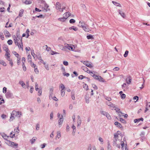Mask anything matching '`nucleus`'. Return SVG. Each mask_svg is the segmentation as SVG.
I'll return each mask as SVG.
<instances>
[{"mask_svg": "<svg viewBox=\"0 0 150 150\" xmlns=\"http://www.w3.org/2000/svg\"><path fill=\"white\" fill-rule=\"evenodd\" d=\"M22 115V113L21 112L19 111H16V110H13L11 113V116L10 117V118L9 120L10 121H11L13 120V119H12V117L14 118L15 117L18 116L19 117Z\"/></svg>", "mask_w": 150, "mask_h": 150, "instance_id": "obj_1", "label": "nucleus"}, {"mask_svg": "<svg viewBox=\"0 0 150 150\" xmlns=\"http://www.w3.org/2000/svg\"><path fill=\"white\" fill-rule=\"evenodd\" d=\"M56 8L57 10H59L60 12H62L63 10L65 9V7H63L61 8V4L59 2L56 3Z\"/></svg>", "mask_w": 150, "mask_h": 150, "instance_id": "obj_2", "label": "nucleus"}, {"mask_svg": "<svg viewBox=\"0 0 150 150\" xmlns=\"http://www.w3.org/2000/svg\"><path fill=\"white\" fill-rule=\"evenodd\" d=\"M100 113L102 115L106 116L108 119H111V117L110 114L108 112L103 111H101Z\"/></svg>", "mask_w": 150, "mask_h": 150, "instance_id": "obj_3", "label": "nucleus"}, {"mask_svg": "<svg viewBox=\"0 0 150 150\" xmlns=\"http://www.w3.org/2000/svg\"><path fill=\"white\" fill-rule=\"evenodd\" d=\"M106 104L107 105L110 107V108L112 110H113L115 108V105L109 101H106Z\"/></svg>", "mask_w": 150, "mask_h": 150, "instance_id": "obj_4", "label": "nucleus"}, {"mask_svg": "<svg viewBox=\"0 0 150 150\" xmlns=\"http://www.w3.org/2000/svg\"><path fill=\"white\" fill-rule=\"evenodd\" d=\"M83 29L86 32H88L91 30V29L89 28V26L86 24L84 26L83 28Z\"/></svg>", "mask_w": 150, "mask_h": 150, "instance_id": "obj_5", "label": "nucleus"}, {"mask_svg": "<svg viewBox=\"0 0 150 150\" xmlns=\"http://www.w3.org/2000/svg\"><path fill=\"white\" fill-rule=\"evenodd\" d=\"M65 47L69 50H73L74 46L73 45H69L67 44H64Z\"/></svg>", "mask_w": 150, "mask_h": 150, "instance_id": "obj_6", "label": "nucleus"}, {"mask_svg": "<svg viewBox=\"0 0 150 150\" xmlns=\"http://www.w3.org/2000/svg\"><path fill=\"white\" fill-rule=\"evenodd\" d=\"M83 63L86 66L89 68H91L93 67V66L90 63V62L87 61H84L83 62Z\"/></svg>", "mask_w": 150, "mask_h": 150, "instance_id": "obj_7", "label": "nucleus"}, {"mask_svg": "<svg viewBox=\"0 0 150 150\" xmlns=\"http://www.w3.org/2000/svg\"><path fill=\"white\" fill-rule=\"evenodd\" d=\"M13 96V94L10 92H8L6 94V96L7 98H11Z\"/></svg>", "mask_w": 150, "mask_h": 150, "instance_id": "obj_8", "label": "nucleus"}, {"mask_svg": "<svg viewBox=\"0 0 150 150\" xmlns=\"http://www.w3.org/2000/svg\"><path fill=\"white\" fill-rule=\"evenodd\" d=\"M8 143L9 144V145L10 146H17L18 145V144L16 143H15L14 142L11 141H9L8 142Z\"/></svg>", "mask_w": 150, "mask_h": 150, "instance_id": "obj_9", "label": "nucleus"}, {"mask_svg": "<svg viewBox=\"0 0 150 150\" xmlns=\"http://www.w3.org/2000/svg\"><path fill=\"white\" fill-rule=\"evenodd\" d=\"M87 24H86L84 22L79 21L78 26L82 28Z\"/></svg>", "mask_w": 150, "mask_h": 150, "instance_id": "obj_10", "label": "nucleus"}, {"mask_svg": "<svg viewBox=\"0 0 150 150\" xmlns=\"http://www.w3.org/2000/svg\"><path fill=\"white\" fill-rule=\"evenodd\" d=\"M148 110L150 111V102L146 103L145 112H146Z\"/></svg>", "mask_w": 150, "mask_h": 150, "instance_id": "obj_11", "label": "nucleus"}, {"mask_svg": "<svg viewBox=\"0 0 150 150\" xmlns=\"http://www.w3.org/2000/svg\"><path fill=\"white\" fill-rule=\"evenodd\" d=\"M84 98L86 103H88L90 102V97H89L88 95H85Z\"/></svg>", "mask_w": 150, "mask_h": 150, "instance_id": "obj_12", "label": "nucleus"}, {"mask_svg": "<svg viewBox=\"0 0 150 150\" xmlns=\"http://www.w3.org/2000/svg\"><path fill=\"white\" fill-rule=\"evenodd\" d=\"M53 89L51 88L50 89L49 92V98L50 99H51V98H52V95L53 94Z\"/></svg>", "mask_w": 150, "mask_h": 150, "instance_id": "obj_13", "label": "nucleus"}, {"mask_svg": "<svg viewBox=\"0 0 150 150\" xmlns=\"http://www.w3.org/2000/svg\"><path fill=\"white\" fill-rule=\"evenodd\" d=\"M4 33L6 37H9L11 36V35L9 32L6 30H4Z\"/></svg>", "mask_w": 150, "mask_h": 150, "instance_id": "obj_14", "label": "nucleus"}, {"mask_svg": "<svg viewBox=\"0 0 150 150\" xmlns=\"http://www.w3.org/2000/svg\"><path fill=\"white\" fill-rule=\"evenodd\" d=\"M63 122V117L62 116V117H61L59 119V120L58 121V124L59 125V127H60L61 126L60 125H61Z\"/></svg>", "mask_w": 150, "mask_h": 150, "instance_id": "obj_15", "label": "nucleus"}, {"mask_svg": "<svg viewBox=\"0 0 150 150\" xmlns=\"http://www.w3.org/2000/svg\"><path fill=\"white\" fill-rule=\"evenodd\" d=\"M68 17V16H64L63 18H60L58 19V20L64 22Z\"/></svg>", "mask_w": 150, "mask_h": 150, "instance_id": "obj_16", "label": "nucleus"}, {"mask_svg": "<svg viewBox=\"0 0 150 150\" xmlns=\"http://www.w3.org/2000/svg\"><path fill=\"white\" fill-rule=\"evenodd\" d=\"M118 12L119 14L123 18H125V16L124 13L121 10H118Z\"/></svg>", "mask_w": 150, "mask_h": 150, "instance_id": "obj_17", "label": "nucleus"}, {"mask_svg": "<svg viewBox=\"0 0 150 150\" xmlns=\"http://www.w3.org/2000/svg\"><path fill=\"white\" fill-rule=\"evenodd\" d=\"M13 37L14 39H16L17 40H20V34L19 33H17L16 34V36H13Z\"/></svg>", "mask_w": 150, "mask_h": 150, "instance_id": "obj_18", "label": "nucleus"}, {"mask_svg": "<svg viewBox=\"0 0 150 150\" xmlns=\"http://www.w3.org/2000/svg\"><path fill=\"white\" fill-rule=\"evenodd\" d=\"M19 83L21 85L23 88H25V84L23 81H20L19 82Z\"/></svg>", "mask_w": 150, "mask_h": 150, "instance_id": "obj_19", "label": "nucleus"}, {"mask_svg": "<svg viewBox=\"0 0 150 150\" xmlns=\"http://www.w3.org/2000/svg\"><path fill=\"white\" fill-rule=\"evenodd\" d=\"M144 119L143 118L141 117L139 119H135L134 120V123H137L139 122L140 121H143Z\"/></svg>", "mask_w": 150, "mask_h": 150, "instance_id": "obj_20", "label": "nucleus"}, {"mask_svg": "<svg viewBox=\"0 0 150 150\" xmlns=\"http://www.w3.org/2000/svg\"><path fill=\"white\" fill-rule=\"evenodd\" d=\"M115 125L117 127L121 128L122 127V125L120 123H119L117 122H116L115 123Z\"/></svg>", "mask_w": 150, "mask_h": 150, "instance_id": "obj_21", "label": "nucleus"}, {"mask_svg": "<svg viewBox=\"0 0 150 150\" xmlns=\"http://www.w3.org/2000/svg\"><path fill=\"white\" fill-rule=\"evenodd\" d=\"M23 2L26 4H31L32 3L31 1L29 0H23Z\"/></svg>", "mask_w": 150, "mask_h": 150, "instance_id": "obj_22", "label": "nucleus"}, {"mask_svg": "<svg viewBox=\"0 0 150 150\" xmlns=\"http://www.w3.org/2000/svg\"><path fill=\"white\" fill-rule=\"evenodd\" d=\"M21 44L19 43H17V44L16 45L18 46V47L20 49L21 48H22V50H23V47H22V46L23 47V45H22V40H21Z\"/></svg>", "mask_w": 150, "mask_h": 150, "instance_id": "obj_23", "label": "nucleus"}, {"mask_svg": "<svg viewBox=\"0 0 150 150\" xmlns=\"http://www.w3.org/2000/svg\"><path fill=\"white\" fill-rule=\"evenodd\" d=\"M112 3L116 6L121 7V5L118 3L115 2L113 1H112Z\"/></svg>", "mask_w": 150, "mask_h": 150, "instance_id": "obj_24", "label": "nucleus"}, {"mask_svg": "<svg viewBox=\"0 0 150 150\" xmlns=\"http://www.w3.org/2000/svg\"><path fill=\"white\" fill-rule=\"evenodd\" d=\"M69 29L70 30L73 29L75 31H76L78 30V28H77L76 27L74 26H73L71 27H69Z\"/></svg>", "mask_w": 150, "mask_h": 150, "instance_id": "obj_25", "label": "nucleus"}, {"mask_svg": "<svg viewBox=\"0 0 150 150\" xmlns=\"http://www.w3.org/2000/svg\"><path fill=\"white\" fill-rule=\"evenodd\" d=\"M36 139V138L35 137H33L32 138V139L30 140V141L31 142V144H33L35 141Z\"/></svg>", "mask_w": 150, "mask_h": 150, "instance_id": "obj_26", "label": "nucleus"}, {"mask_svg": "<svg viewBox=\"0 0 150 150\" xmlns=\"http://www.w3.org/2000/svg\"><path fill=\"white\" fill-rule=\"evenodd\" d=\"M0 64H2V65L6 66V63L3 60H0Z\"/></svg>", "mask_w": 150, "mask_h": 150, "instance_id": "obj_27", "label": "nucleus"}, {"mask_svg": "<svg viewBox=\"0 0 150 150\" xmlns=\"http://www.w3.org/2000/svg\"><path fill=\"white\" fill-rule=\"evenodd\" d=\"M61 136V132L60 131H58L57 132V135L56 137V139L58 138V139Z\"/></svg>", "mask_w": 150, "mask_h": 150, "instance_id": "obj_28", "label": "nucleus"}, {"mask_svg": "<svg viewBox=\"0 0 150 150\" xmlns=\"http://www.w3.org/2000/svg\"><path fill=\"white\" fill-rule=\"evenodd\" d=\"M74 94V92L72 91L71 92V97L72 99L74 100L75 99Z\"/></svg>", "mask_w": 150, "mask_h": 150, "instance_id": "obj_29", "label": "nucleus"}, {"mask_svg": "<svg viewBox=\"0 0 150 150\" xmlns=\"http://www.w3.org/2000/svg\"><path fill=\"white\" fill-rule=\"evenodd\" d=\"M131 79L130 77L127 78L126 79L127 83L128 84H129L131 82Z\"/></svg>", "mask_w": 150, "mask_h": 150, "instance_id": "obj_30", "label": "nucleus"}, {"mask_svg": "<svg viewBox=\"0 0 150 150\" xmlns=\"http://www.w3.org/2000/svg\"><path fill=\"white\" fill-rule=\"evenodd\" d=\"M65 89H61V95L62 96H64L65 93Z\"/></svg>", "mask_w": 150, "mask_h": 150, "instance_id": "obj_31", "label": "nucleus"}, {"mask_svg": "<svg viewBox=\"0 0 150 150\" xmlns=\"http://www.w3.org/2000/svg\"><path fill=\"white\" fill-rule=\"evenodd\" d=\"M97 80H98L102 82H104V81L103 78L100 76H98Z\"/></svg>", "mask_w": 150, "mask_h": 150, "instance_id": "obj_32", "label": "nucleus"}, {"mask_svg": "<svg viewBox=\"0 0 150 150\" xmlns=\"http://www.w3.org/2000/svg\"><path fill=\"white\" fill-rule=\"evenodd\" d=\"M37 58L40 60L41 62H42L44 65L45 64V62L42 59L41 57H37Z\"/></svg>", "mask_w": 150, "mask_h": 150, "instance_id": "obj_33", "label": "nucleus"}, {"mask_svg": "<svg viewBox=\"0 0 150 150\" xmlns=\"http://www.w3.org/2000/svg\"><path fill=\"white\" fill-rule=\"evenodd\" d=\"M24 10L23 9L21 10L19 13V16L20 17H22L23 16Z\"/></svg>", "mask_w": 150, "mask_h": 150, "instance_id": "obj_34", "label": "nucleus"}, {"mask_svg": "<svg viewBox=\"0 0 150 150\" xmlns=\"http://www.w3.org/2000/svg\"><path fill=\"white\" fill-rule=\"evenodd\" d=\"M31 54L32 55V56L35 59V56L37 57V58L38 56H37L35 54L34 52V51L33 50L31 52Z\"/></svg>", "mask_w": 150, "mask_h": 150, "instance_id": "obj_35", "label": "nucleus"}, {"mask_svg": "<svg viewBox=\"0 0 150 150\" xmlns=\"http://www.w3.org/2000/svg\"><path fill=\"white\" fill-rule=\"evenodd\" d=\"M59 88H61V89L62 90L65 89V87L64 84L62 83L59 86Z\"/></svg>", "mask_w": 150, "mask_h": 150, "instance_id": "obj_36", "label": "nucleus"}, {"mask_svg": "<svg viewBox=\"0 0 150 150\" xmlns=\"http://www.w3.org/2000/svg\"><path fill=\"white\" fill-rule=\"evenodd\" d=\"M0 38L2 40H3L4 39V35L1 32H0Z\"/></svg>", "mask_w": 150, "mask_h": 150, "instance_id": "obj_37", "label": "nucleus"}, {"mask_svg": "<svg viewBox=\"0 0 150 150\" xmlns=\"http://www.w3.org/2000/svg\"><path fill=\"white\" fill-rule=\"evenodd\" d=\"M28 61L29 62H31V56L29 54L28 56Z\"/></svg>", "mask_w": 150, "mask_h": 150, "instance_id": "obj_38", "label": "nucleus"}, {"mask_svg": "<svg viewBox=\"0 0 150 150\" xmlns=\"http://www.w3.org/2000/svg\"><path fill=\"white\" fill-rule=\"evenodd\" d=\"M82 69L85 71H86L88 73V71H89V70L86 67H83L82 68Z\"/></svg>", "mask_w": 150, "mask_h": 150, "instance_id": "obj_39", "label": "nucleus"}, {"mask_svg": "<svg viewBox=\"0 0 150 150\" xmlns=\"http://www.w3.org/2000/svg\"><path fill=\"white\" fill-rule=\"evenodd\" d=\"M119 120H120V122L122 123H125L126 122L125 120L123 118H120L119 119Z\"/></svg>", "mask_w": 150, "mask_h": 150, "instance_id": "obj_40", "label": "nucleus"}, {"mask_svg": "<svg viewBox=\"0 0 150 150\" xmlns=\"http://www.w3.org/2000/svg\"><path fill=\"white\" fill-rule=\"evenodd\" d=\"M118 134L116 133L114 135V138L116 141H117V139H118Z\"/></svg>", "mask_w": 150, "mask_h": 150, "instance_id": "obj_41", "label": "nucleus"}, {"mask_svg": "<svg viewBox=\"0 0 150 150\" xmlns=\"http://www.w3.org/2000/svg\"><path fill=\"white\" fill-rule=\"evenodd\" d=\"M113 110H116V111L117 113H121V112L120 111V109H119L118 108H116L115 106V108H114V109Z\"/></svg>", "mask_w": 150, "mask_h": 150, "instance_id": "obj_42", "label": "nucleus"}, {"mask_svg": "<svg viewBox=\"0 0 150 150\" xmlns=\"http://www.w3.org/2000/svg\"><path fill=\"white\" fill-rule=\"evenodd\" d=\"M70 15H71V13L69 12H67L64 13V16H65H65H68V17H69V16H70Z\"/></svg>", "mask_w": 150, "mask_h": 150, "instance_id": "obj_43", "label": "nucleus"}, {"mask_svg": "<svg viewBox=\"0 0 150 150\" xmlns=\"http://www.w3.org/2000/svg\"><path fill=\"white\" fill-rule=\"evenodd\" d=\"M129 52L127 50H126L125 51L124 54V57H126L128 55V54Z\"/></svg>", "mask_w": 150, "mask_h": 150, "instance_id": "obj_44", "label": "nucleus"}, {"mask_svg": "<svg viewBox=\"0 0 150 150\" xmlns=\"http://www.w3.org/2000/svg\"><path fill=\"white\" fill-rule=\"evenodd\" d=\"M86 78V76H83V75H81L79 76V79L82 80L83 79H84Z\"/></svg>", "mask_w": 150, "mask_h": 150, "instance_id": "obj_45", "label": "nucleus"}, {"mask_svg": "<svg viewBox=\"0 0 150 150\" xmlns=\"http://www.w3.org/2000/svg\"><path fill=\"white\" fill-rule=\"evenodd\" d=\"M21 62L20 57L17 58V64L18 65H19Z\"/></svg>", "mask_w": 150, "mask_h": 150, "instance_id": "obj_46", "label": "nucleus"}, {"mask_svg": "<svg viewBox=\"0 0 150 150\" xmlns=\"http://www.w3.org/2000/svg\"><path fill=\"white\" fill-rule=\"evenodd\" d=\"M13 53L15 55L16 57L17 58L19 57V54L15 51H13Z\"/></svg>", "mask_w": 150, "mask_h": 150, "instance_id": "obj_47", "label": "nucleus"}, {"mask_svg": "<svg viewBox=\"0 0 150 150\" xmlns=\"http://www.w3.org/2000/svg\"><path fill=\"white\" fill-rule=\"evenodd\" d=\"M81 122V120H77V127L80 126Z\"/></svg>", "mask_w": 150, "mask_h": 150, "instance_id": "obj_48", "label": "nucleus"}, {"mask_svg": "<svg viewBox=\"0 0 150 150\" xmlns=\"http://www.w3.org/2000/svg\"><path fill=\"white\" fill-rule=\"evenodd\" d=\"M13 43L12 41L11 40H8L7 41V43L9 45H11Z\"/></svg>", "mask_w": 150, "mask_h": 150, "instance_id": "obj_49", "label": "nucleus"}, {"mask_svg": "<svg viewBox=\"0 0 150 150\" xmlns=\"http://www.w3.org/2000/svg\"><path fill=\"white\" fill-rule=\"evenodd\" d=\"M75 22V20L73 19H71L69 21V22L71 23H73Z\"/></svg>", "mask_w": 150, "mask_h": 150, "instance_id": "obj_50", "label": "nucleus"}, {"mask_svg": "<svg viewBox=\"0 0 150 150\" xmlns=\"http://www.w3.org/2000/svg\"><path fill=\"white\" fill-rule=\"evenodd\" d=\"M9 51L6 52V54H5V56H6L7 57L10 56V54L9 53Z\"/></svg>", "mask_w": 150, "mask_h": 150, "instance_id": "obj_51", "label": "nucleus"}, {"mask_svg": "<svg viewBox=\"0 0 150 150\" xmlns=\"http://www.w3.org/2000/svg\"><path fill=\"white\" fill-rule=\"evenodd\" d=\"M30 64L31 66L33 68H35L37 66L35 64H34L32 62H30Z\"/></svg>", "mask_w": 150, "mask_h": 150, "instance_id": "obj_52", "label": "nucleus"}, {"mask_svg": "<svg viewBox=\"0 0 150 150\" xmlns=\"http://www.w3.org/2000/svg\"><path fill=\"white\" fill-rule=\"evenodd\" d=\"M105 98L106 100H108V101H110L111 100V98L110 97L106 96L105 97Z\"/></svg>", "mask_w": 150, "mask_h": 150, "instance_id": "obj_53", "label": "nucleus"}, {"mask_svg": "<svg viewBox=\"0 0 150 150\" xmlns=\"http://www.w3.org/2000/svg\"><path fill=\"white\" fill-rule=\"evenodd\" d=\"M87 38L88 39H90L93 38V36L91 35H89L87 36Z\"/></svg>", "mask_w": 150, "mask_h": 150, "instance_id": "obj_54", "label": "nucleus"}, {"mask_svg": "<svg viewBox=\"0 0 150 150\" xmlns=\"http://www.w3.org/2000/svg\"><path fill=\"white\" fill-rule=\"evenodd\" d=\"M34 68V71H35V72L36 74H38V72H39V71H38V69L37 67L36 66Z\"/></svg>", "mask_w": 150, "mask_h": 150, "instance_id": "obj_55", "label": "nucleus"}, {"mask_svg": "<svg viewBox=\"0 0 150 150\" xmlns=\"http://www.w3.org/2000/svg\"><path fill=\"white\" fill-rule=\"evenodd\" d=\"M83 88L86 89L87 90H88V86L86 84H85L83 86Z\"/></svg>", "mask_w": 150, "mask_h": 150, "instance_id": "obj_56", "label": "nucleus"}, {"mask_svg": "<svg viewBox=\"0 0 150 150\" xmlns=\"http://www.w3.org/2000/svg\"><path fill=\"white\" fill-rule=\"evenodd\" d=\"M38 85L37 83H35V89L37 91L39 89V88H38Z\"/></svg>", "mask_w": 150, "mask_h": 150, "instance_id": "obj_57", "label": "nucleus"}, {"mask_svg": "<svg viewBox=\"0 0 150 150\" xmlns=\"http://www.w3.org/2000/svg\"><path fill=\"white\" fill-rule=\"evenodd\" d=\"M92 86L93 88H94L96 90L98 89V87L95 84H92Z\"/></svg>", "mask_w": 150, "mask_h": 150, "instance_id": "obj_58", "label": "nucleus"}, {"mask_svg": "<svg viewBox=\"0 0 150 150\" xmlns=\"http://www.w3.org/2000/svg\"><path fill=\"white\" fill-rule=\"evenodd\" d=\"M4 50L6 51V52L9 51V49H8V48L7 47H4Z\"/></svg>", "mask_w": 150, "mask_h": 150, "instance_id": "obj_59", "label": "nucleus"}, {"mask_svg": "<svg viewBox=\"0 0 150 150\" xmlns=\"http://www.w3.org/2000/svg\"><path fill=\"white\" fill-rule=\"evenodd\" d=\"M117 141H116L115 140V139H114V140L113 142V145L114 146H116V144L117 143Z\"/></svg>", "mask_w": 150, "mask_h": 150, "instance_id": "obj_60", "label": "nucleus"}, {"mask_svg": "<svg viewBox=\"0 0 150 150\" xmlns=\"http://www.w3.org/2000/svg\"><path fill=\"white\" fill-rule=\"evenodd\" d=\"M121 97L122 99H124L126 97V95L124 94H122L121 95Z\"/></svg>", "mask_w": 150, "mask_h": 150, "instance_id": "obj_61", "label": "nucleus"}, {"mask_svg": "<svg viewBox=\"0 0 150 150\" xmlns=\"http://www.w3.org/2000/svg\"><path fill=\"white\" fill-rule=\"evenodd\" d=\"M63 74L64 76H66L67 77L69 76L70 74L69 73H67L66 72H64V73H63Z\"/></svg>", "mask_w": 150, "mask_h": 150, "instance_id": "obj_62", "label": "nucleus"}, {"mask_svg": "<svg viewBox=\"0 0 150 150\" xmlns=\"http://www.w3.org/2000/svg\"><path fill=\"white\" fill-rule=\"evenodd\" d=\"M23 70L24 71H25L26 70V67L25 65V64H23L22 65Z\"/></svg>", "mask_w": 150, "mask_h": 150, "instance_id": "obj_63", "label": "nucleus"}, {"mask_svg": "<svg viewBox=\"0 0 150 150\" xmlns=\"http://www.w3.org/2000/svg\"><path fill=\"white\" fill-rule=\"evenodd\" d=\"M63 64L65 66H67L68 65V63L67 62L64 61L63 62Z\"/></svg>", "mask_w": 150, "mask_h": 150, "instance_id": "obj_64", "label": "nucleus"}]
</instances>
